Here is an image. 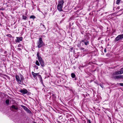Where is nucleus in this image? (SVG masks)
<instances>
[{
  "mask_svg": "<svg viewBox=\"0 0 123 123\" xmlns=\"http://www.w3.org/2000/svg\"><path fill=\"white\" fill-rule=\"evenodd\" d=\"M122 74L120 71H117L113 73L114 75H117Z\"/></svg>",
  "mask_w": 123,
  "mask_h": 123,
  "instance_id": "9d476101",
  "label": "nucleus"
},
{
  "mask_svg": "<svg viewBox=\"0 0 123 123\" xmlns=\"http://www.w3.org/2000/svg\"><path fill=\"white\" fill-rule=\"evenodd\" d=\"M34 123H36V122H34Z\"/></svg>",
  "mask_w": 123,
  "mask_h": 123,
  "instance_id": "72a5a7b5",
  "label": "nucleus"
},
{
  "mask_svg": "<svg viewBox=\"0 0 123 123\" xmlns=\"http://www.w3.org/2000/svg\"><path fill=\"white\" fill-rule=\"evenodd\" d=\"M22 18L23 19L25 20L26 18V16H24L23 15L22 16Z\"/></svg>",
  "mask_w": 123,
  "mask_h": 123,
  "instance_id": "6ab92c4d",
  "label": "nucleus"
},
{
  "mask_svg": "<svg viewBox=\"0 0 123 123\" xmlns=\"http://www.w3.org/2000/svg\"><path fill=\"white\" fill-rule=\"evenodd\" d=\"M43 25V27H44L45 28V26L44 25H43H43Z\"/></svg>",
  "mask_w": 123,
  "mask_h": 123,
  "instance_id": "c756f323",
  "label": "nucleus"
},
{
  "mask_svg": "<svg viewBox=\"0 0 123 123\" xmlns=\"http://www.w3.org/2000/svg\"><path fill=\"white\" fill-rule=\"evenodd\" d=\"M36 64L37 66H39L40 65V64L37 61H36Z\"/></svg>",
  "mask_w": 123,
  "mask_h": 123,
  "instance_id": "a211bd4d",
  "label": "nucleus"
},
{
  "mask_svg": "<svg viewBox=\"0 0 123 123\" xmlns=\"http://www.w3.org/2000/svg\"><path fill=\"white\" fill-rule=\"evenodd\" d=\"M20 80L21 81V84L22 83V82L24 80V78L21 75H20Z\"/></svg>",
  "mask_w": 123,
  "mask_h": 123,
  "instance_id": "ddd939ff",
  "label": "nucleus"
},
{
  "mask_svg": "<svg viewBox=\"0 0 123 123\" xmlns=\"http://www.w3.org/2000/svg\"><path fill=\"white\" fill-rule=\"evenodd\" d=\"M39 62L41 66L43 67L44 66V62L43 60Z\"/></svg>",
  "mask_w": 123,
  "mask_h": 123,
  "instance_id": "9b49d317",
  "label": "nucleus"
},
{
  "mask_svg": "<svg viewBox=\"0 0 123 123\" xmlns=\"http://www.w3.org/2000/svg\"><path fill=\"white\" fill-rule=\"evenodd\" d=\"M9 99H7L6 100V103L7 105H8L9 104Z\"/></svg>",
  "mask_w": 123,
  "mask_h": 123,
  "instance_id": "4468645a",
  "label": "nucleus"
},
{
  "mask_svg": "<svg viewBox=\"0 0 123 123\" xmlns=\"http://www.w3.org/2000/svg\"><path fill=\"white\" fill-rule=\"evenodd\" d=\"M120 71L122 74L123 73V68H121L120 69Z\"/></svg>",
  "mask_w": 123,
  "mask_h": 123,
  "instance_id": "4be33fe9",
  "label": "nucleus"
},
{
  "mask_svg": "<svg viewBox=\"0 0 123 123\" xmlns=\"http://www.w3.org/2000/svg\"><path fill=\"white\" fill-rule=\"evenodd\" d=\"M32 74L33 77L35 79H37V76H38L41 80H42L41 76L39 74V73H35L33 72H32Z\"/></svg>",
  "mask_w": 123,
  "mask_h": 123,
  "instance_id": "7ed1b4c3",
  "label": "nucleus"
},
{
  "mask_svg": "<svg viewBox=\"0 0 123 123\" xmlns=\"http://www.w3.org/2000/svg\"><path fill=\"white\" fill-rule=\"evenodd\" d=\"M17 39L16 42H19L22 40L23 38L22 37H16Z\"/></svg>",
  "mask_w": 123,
  "mask_h": 123,
  "instance_id": "6e6552de",
  "label": "nucleus"
},
{
  "mask_svg": "<svg viewBox=\"0 0 123 123\" xmlns=\"http://www.w3.org/2000/svg\"><path fill=\"white\" fill-rule=\"evenodd\" d=\"M7 52L6 51H5L4 52V54H6L7 53Z\"/></svg>",
  "mask_w": 123,
  "mask_h": 123,
  "instance_id": "bb28decb",
  "label": "nucleus"
},
{
  "mask_svg": "<svg viewBox=\"0 0 123 123\" xmlns=\"http://www.w3.org/2000/svg\"><path fill=\"white\" fill-rule=\"evenodd\" d=\"M36 69H38V67L37 66Z\"/></svg>",
  "mask_w": 123,
  "mask_h": 123,
  "instance_id": "2f4dec72",
  "label": "nucleus"
},
{
  "mask_svg": "<svg viewBox=\"0 0 123 123\" xmlns=\"http://www.w3.org/2000/svg\"><path fill=\"white\" fill-rule=\"evenodd\" d=\"M20 92L23 94H25L27 93L28 92V91L26 89H24L20 90Z\"/></svg>",
  "mask_w": 123,
  "mask_h": 123,
  "instance_id": "0eeeda50",
  "label": "nucleus"
},
{
  "mask_svg": "<svg viewBox=\"0 0 123 123\" xmlns=\"http://www.w3.org/2000/svg\"><path fill=\"white\" fill-rule=\"evenodd\" d=\"M104 52H106V49H105V50H104Z\"/></svg>",
  "mask_w": 123,
  "mask_h": 123,
  "instance_id": "cd10ccee",
  "label": "nucleus"
},
{
  "mask_svg": "<svg viewBox=\"0 0 123 123\" xmlns=\"http://www.w3.org/2000/svg\"><path fill=\"white\" fill-rule=\"evenodd\" d=\"M7 36L9 37H11L12 36L10 34H8L7 35Z\"/></svg>",
  "mask_w": 123,
  "mask_h": 123,
  "instance_id": "b1692460",
  "label": "nucleus"
},
{
  "mask_svg": "<svg viewBox=\"0 0 123 123\" xmlns=\"http://www.w3.org/2000/svg\"><path fill=\"white\" fill-rule=\"evenodd\" d=\"M21 106L26 111L27 113L30 114L31 113V111L28 109L26 107L23 105H21Z\"/></svg>",
  "mask_w": 123,
  "mask_h": 123,
  "instance_id": "39448f33",
  "label": "nucleus"
},
{
  "mask_svg": "<svg viewBox=\"0 0 123 123\" xmlns=\"http://www.w3.org/2000/svg\"><path fill=\"white\" fill-rule=\"evenodd\" d=\"M87 122L88 123H91L90 120H87Z\"/></svg>",
  "mask_w": 123,
  "mask_h": 123,
  "instance_id": "393cba45",
  "label": "nucleus"
},
{
  "mask_svg": "<svg viewBox=\"0 0 123 123\" xmlns=\"http://www.w3.org/2000/svg\"><path fill=\"white\" fill-rule=\"evenodd\" d=\"M115 77L118 79L123 78V75L116 76Z\"/></svg>",
  "mask_w": 123,
  "mask_h": 123,
  "instance_id": "1a4fd4ad",
  "label": "nucleus"
},
{
  "mask_svg": "<svg viewBox=\"0 0 123 123\" xmlns=\"http://www.w3.org/2000/svg\"><path fill=\"white\" fill-rule=\"evenodd\" d=\"M84 43L85 45H87L89 44V42L88 41H87L86 42H84Z\"/></svg>",
  "mask_w": 123,
  "mask_h": 123,
  "instance_id": "dca6fc26",
  "label": "nucleus"
},
{
  "mask_svg": "<svg viewBox=\"0 0 123 123\" xmlns=\"http://www.w3.org/2000/svg\"><path fill=\"white\" fill-rule=\"evenodd\" d=\"M120 0H117L116 3L117 4H118L119 3Z\"/></svg>",
  "mask_w": 123,
  "mask_h": 123,
  "instance_id": "412c9836",
  "label": "nucleus"
},
{
  "mask_svg": "<svg viewBox=\"0 0 123 123\" xmlns=\"http://www.w3.org/2000/svg\"><path fill=\"white\" fill-rule=\"evenodd\" d=\"M39 52H38L37 54V58H38V57H39L40 56H39Z\"/></svg>",
  "mask_w": 123,
  "mask_h": 123,
  "instance_id": "5701e85b",
  "label": "nucleus"
},
{
  "mask_svg": "<svg viewBox=\"0 0 123 123\" xmlns=\"http://www.w3.org/2000/svg\"><path fill=\"white\" fill-rule=\"evenodd\" d=\"M15 77L17 82H18L19 84H21V81L20 80V78L19 76L18 75H16V76Z\"/></svg>",
  "mask_w": 123,
  "mask_h": 123,
  "instance_id": "423d86ee",
  "label": "nucleus"
},
{
  "mask_svg": "<svg viewBox=\"0 0 123 123\" xmlns=\"http://www.w3.org/2000/svg\"><path fill=\"white\" fill-rule=\"evenodd\" d=\"M84 42V40H82V42Z\"/></svg>",
  "mask_w": 123,
  "mask_h": 123,
  "instance_id": "7c9ffc66",
  "label": "nucleus"
},
{
  "mask_svg": "<svg viewBox=\"0 0 123 123\" xmlns=\"http://www.w3.org/2000/svg\"><path fill=\"white\" fill-rule=\"evenodd\" d=\"M30 18L34 19L36 18V17L32 15L30 17Z\"/></svg>",
  "mask_w": 123,
  "mask_h": 123,
  "instance_id": "aec40b11",
  "label": "nucleus"
},
{
  "mask_svg": "<svg viewBox=\"0 0 123 123\" xmlns=\"http://www.w3.org/2000/svg\"><path fill=\"white\" fill-rule=\"evenodd\" d=\"M44 44L42 38H40L39 41L37 43V47L38 48H40Z\"/></svg>",
  "mask_w": 123,
  "mask_h": 123,
  "instance_id": "f03ea898",
  "label": "nucleus"
},
{
  "mask_svg": "<svg viewBox=\"0 0 123 123\" xmlns=\"http://www.w3.org/2000/svg\"><path fill=\"white\" fill-rule=\"evenodd\" d=\"M123 38V36L122 34L118 35L115 38V39L116 41H117L119 40H121Z\"/></svg>",
  "mask_w": 123,
  "mask_h": 123,
  "instance_id": "20e7f679",
  "label": "nucleus"
},
{
  "mask_svg": "<svg viewBox=\"0 0 123 123\" xmlns=\"http://www.w3.org/2000/svg\"><path fill=\"white\" fill-rule=\"evenodd\" d=\"M71 76L72 78H74L75 77V75L74 73H72L71 74Z\"/></svg>",
  "mask_w": 123,
  "mask_h": 123,
  "instance_id": "2eb2a0df",
  "label": "nucleus"
},
{
  "mask_svg": "<svg viewBox=\"0 0 123 123\" xmlns=\"http://www.w3.org/2000/svg\"><path fill=\"white\" fill-rule=\"evenodd\" d=\"M11 107L13 109H14L16 110H18V107L17 106H15L14 105H12Z\"/></svg>",
  "mask_w": 123,
  "mask_h": 123,
  "instance_id": "f8f14e48",
  "label": "nucleus"
},
{
  "mask_svg": "<svg viewBox=\"0 0 123 123\" xmlns=\"http://www.w3.org/2000/svg\"><path fill=\"white\" fill-rule=\"evenodd\" d=\"M64 3V0H60L58 2V4L57 6V9L60 11H62V9Z\"/></svg>",
  "mask_w": 123,
  "mask_h": 123,
  "instance_id": "f257e3e1",
  "label": "nucleus"
},
{
  "mask_svg": "<svg viewBox=\"0 0 123 123\" xmlns=\"http://www.w3.org/2000/svg\"><path fill=\"white\" fill-rule=\"evenodd\" d=\"M38 59L39 62L43 60L42 59L41 56L38 58Z\"/></svg>",
  "mask_w": 123,
  "mask_h": 123,
  "instance_id": "f3484780",
  "label": "nucleus"
},
{
  "mask_svg": "<svg viewBox=\"0 0 123 123\" xmlns=\"http://www.w3.org/2000/svg\"><path fill=\"white\" fill-rule=\"evenodd\" d=\"M120 86H123V83H120L119 84Z\"/></svg>",
  "mask_w": 123,
  "mask_h": 123,
  "instance_id": "a878e982",
  "label": "nucleus"
},
{
  "mask_svg": "<svg viewBox=\"0 0 123 123\" xmlns=\"http://www.w3.org/2000/svg\"><path fill=\"white\" fill-rule=\"evenodd\" d=\"M101 86L102 88H103V87H102V86Z\"/></svg>",
  "mask_w": 123,
  "mask_h": 123,
  "instance_id": "473e14b6",
  "label": "nucleus"
},
{
  "mask_svg": "<svg viewBox=\"0 0 123 123\" xmlns=\"http://www.w3.org/2000/svg\"><path fill=\"white\" fill-rule=\"evenodd\" d=\"M4 9H2V8H0V10H4Z\"/></svg>",
  "mask_w": 123,
  "mask_h": 123,
  "instance_id": "c85d7f7f",
  "label": "nucleus"
}]
</instances>
